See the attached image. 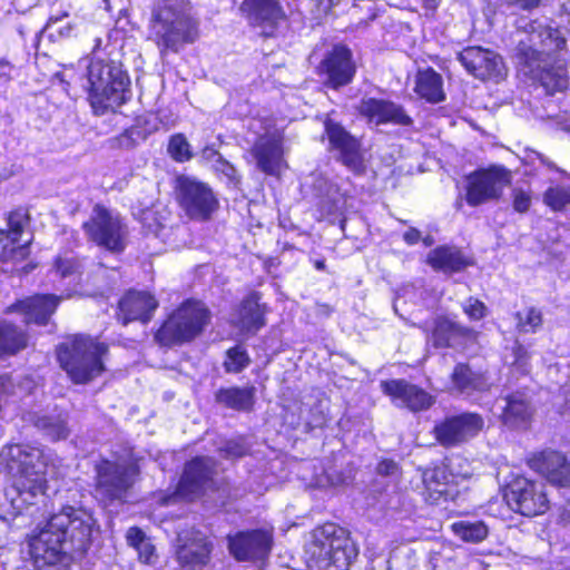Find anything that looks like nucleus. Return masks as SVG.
Instances as JSON below:
<instances>
[{"label": "nucleus", "instance_id": "obj_1", "mask_svg": "<svg viewBox=\"0 0 570 570\" xmlns=\"http://www.w3.org/2000/svg\"><path fill=\"white\" fill-rule=\"evenodd\" d=\"M518 43V55L537 72L548 92L563 90L568 85L566 58L568 31L553 19L541 18L525 23Z\"/></svg>", "mask_w": 570, "mask_h": 570}, {"label": "nucleus", "instance_id": "obj_2", "mask_svg": "<svg viewBox=\"0 0 570 570\" xmlns=\"http://www.w3.org/2000/svg\"><path fill=\"white\" fill-rule=\"evenodd\" d=\"M90 514L71 507L63 508L31 537L30 556L38 568L52 566L62 560L65 546L69 541L75 550L87 549L92 532Z\"/></svg>", "mask_w": 570, "mask_h": 570}, {"label": "nucleus", "instance_id": "obj_3", "mask_svg": "<svg viewBox=\"0 0 570 570\" xmlns=\"http://www.w3.org/2000/svg\"><path fill=\"white\" fill-rule=\"evenodd\" d=\"M0 456L12 478L13 488L22 500H32L46 490V474L50 454L30 444H12L2 449Z\"/></svg>", "mask_w": 570, "mask_h": 570}, {"label": "nucleus", "instance_id": "obj_4", "mask_svg": "<svg viewBox=\"0 0 570 570\" xmlns=\"http://www.w3.org/2000/svg\"><path fill=\"white\" fill-rule=\"evenodd\" d=\"M88 99L96 115L114 110L127 100L129 79L114 61L92 58L87 67Z\"/></svg>", "mask_w": 570, "mask_h": 570}, {"label": "nucleus", "instance_id": "obj_5", "mask_svg": "<svg viewBox=\"0 0 570 570\" xmlns=\"http://www.w3.org/2000/svg\"><path fill=\"white\" fill-rule=\"evenodd\" d=\"M107 345L87 335H75L57 351L60 366L77 384L87 383L100 375L105 367L102 356Z\"/></svg>", "mask_w": 570, "mask_h": 570}, {"label": "nucleus", "instance_id": "obj_6", "mask_svg": "<svg viewBox=\"0 0 570 570\" xmlns=\"http://www.w3.org/2000/svg\"><path fill=\"white\" fill-rule=\"evenodd\" d=\"M306 553L312 566L320 570H345L356 556L345 531L334 523L314 530Z\"/></svg>", "mask_w": 570, "mask_h": 570}, {"label": "nucleus", "instance_id": "obj_7", "mask_svg": "<svg viewBox=\"0 0 570 570\" xmlns=\"http://www.w3.org/2000/svg\"><path fill=\"white\" fill-rule=\"evenodd\" d=\"M209 318L202 302L185 301L156 332L155 340L164 346L190 342L204 331Z\"/></svg>", "mask_w": 570, "mask_h": 570}, {"label": "nucleus", "instance_id": "obj_8", "mask_svg": "<svg viewBox=\"0 0 570 570\" xmlns=\"http://www.w3.org/2000/svg\"><path fill=\"white\" fill-rule=\"evenodd\" d=\"M151 23L165 46L173 50H177L181 43L193 42L196 38V24L190 8L177 0H165L159 4Z\"/></svg>", "mask_w": 570, "mask_h": 570}, {"label": "nucleus", "instance_id": "obj_9", "mask_svg": "<svg viewBox=\"0 0 570 570\" xmlns=\"http://www.w3.org/2000/svg\"><path fill=\"white\" fill-rule=\"evenodd\" d=\"M83 229L89 239L110 252L120 253L126 247V224L117 213L101 205L94 207L89 220L83 223Z\"/></svg>", "mask_w": 570, "mask_h": 570}, {"label": "nucleus", "instance_id": "obj_10", "mask_svg": "<svg viewBox=\"0 0 570 570\" xmlns=\"http://www.w3.org/2000/svg\"><path fill=\"white\" fill-rule=\"evenodd\" d=\"M503 497L511 510L525 517L543 514L550 504L546 485L523 475L514 476L505 485Z\"/></svg>", "mask_w": 570, "mask_h": 570}, {"label": "nucleus", "instance_id": "obj_11", "mask_svg": "<svg viewBox=\"0 0 570 570\" xmlns=\"http://www.w3.org/2000/svg\"><path fill=\"white\" fill-rule=\"evenodd\" d=\"M176 199L186 215L196 220H206L218 207L212 188L195 177L180 175L175 180Z\"/></svg>", "mask_w": 570, "mask_h": 570}, {"label": "nucleus", "instance_id": "obj_12", "mask_svg": "<svg viewBox=\"0 0 570 570\" xmlns=\"http://www.w3.org/2000/svg\"><path fill=\"white\" fill-rule=\"evenodd\" d=\"M510 183V173L502 167L478 170L468 177L466 202L476 206L500 197Z\"/></svg>", "mask_w": 570, "mask_h": 570}, {"label": "nucleus", "instance_id": "obj_13", "mask_svg": "<svg viewBox=\"0 0 570 570\" xmlns=\"http://www.w3.org/2000/svg\"><path fill=\"white\" fill-rule=\"evenodd\" d=\"M138 473L132 464L105 461L97 468L96 493L104 500L121 499Z\"/></svg>", "mask_w": 570, "mask_h": 570}, {"label": "nucleus", "instance_id": "obj_14", "mask_svg": "<svg viewBox=\"0 0 570 570\" xmlns=\"http://www.w3.org/2000/svg\"><path fill=\"white\" fill-rule=\"evenodd\" d=\"M273 546V533L269 529L238 532L228 537L229 552L239 561L264 560Z\"/></svg>", "mask_w": 570, "mask_h": 570}, {"label": "nucleus", "instance_id": "obj_15", "mask_svg": "<svg viewBox=\"0 0 570 570\" xmlns=\"http://www.w3.org/2000/svg\"><path fill=\"white\" fill-rule=\"evenodd\" d=\"M28 225V215L24 210L11 212L7 219V229H0V261L13 264L23 261L28 254V244L21 243L22 233Z\"/></svg>", "mask_w": 570, "mask_h": 570}, {"label": "nucleus", "instance_id": "obj_16", "mask_svg": "<svg viewBox=\"0 0 570 570\" xmlns=\"http://www.w3.org/2000/svg\"><path fill=\"white\" fill-rule=\"evenodd\" d=\"M483 426L482 416L475 413H463L436 424L434 434L442 445L453 446L474 438Z\"/></svg>", "mask_w": 570, "mask_h": 570}, {"label": "nucleus", "instance_id": "obj_17", "mask_svg": "<svg viewBox=\"0 0 570 570\" xmlns=\"http://www.w3.org/2000/svg\"><path fill=\"white\" fill-rule=\"evenodd\" d=\"M318 73L326 77L332 88L350 83L355 75V63L351 50L345 46H334L318 66Z\"/></svg>", "mask_w": 570, "mask_h": 570}, {"label": "nucleus", "instance_id": "obj_18", "mask_svg": "<svg viewBox=\"0 0 570 570\" xmlns=\"http://www.w3.org/2000/svg\"><path fill=\"white\" fill-rule=\"evenodd\" d=\"M347 185V181L338 184L323 174L312 175V186L320 198V206L328 216L341 215L350 207L351 196Z\"/></svg>", "mask_w": 570, "mask_h": 570}, {"label": "nucleus", "instance_id": "obj_19", "mask_svg": "<svg viewBox=\"0 0 570 570\" xmlns=\"http://www.w3.org/2000/svg\"><path fill=\"white\" fill-rule=\"evenodd\" d=\"M382 391L389 395L396 406L411 411L429 409L434 399L423 389L404 380H390L381 383Z\"/></svg>", "mask_w": 570, "mask_h": 570}, {"label": "nucleus", "instance_id": "obj_20", "mask_svg": "<svg viewBox=\"0 0 570 570\" xmlns=\"http://www.w3.org/2000/svg\"><path fill=\"white\" fill-rule=\"evenodd\" d=\"M357 110L368 124L376 126L382 124L409 125L411 122L410 117L400 105L383 98L363 97Z\"/></svg>", "mask_w": 570, "mask_h": 570}, {"label": "nucleus", "instance_id": "obj_21", "mask_svg": "<svg viewBox=\"0 0 570 570\" xmlns=\"http://www.w3.org/2000/svg\"><path fill=\"white\" fill-rule=\"evenodd\" d=\"M257 167L267 175H279L286 167L283 159L282 137L278 132L267 131L258 137L252 148Z\"/></svg>", "mask_w": 570, "mask_h": 570}, {"label": "nucleus", "instance_id": "obj_22", "mask_svg": "<svg viewBox=\"0 0 570 570\" xmlns=\"http://www.w3.org/2000/svg\"><path fill=\"white\" fill-rule=\"evenodd\" d=\"M459 60L475 78L489 79L502 76V60L493 51L481 47H469L459 53Z\"/></svg>", "mask_w": 570, "mask_h": 570}, {"label": "nucleus", "instance_id": "obj_23", "mask_svg": "<svg viewBox=\"0 0 570 570\" xmlns=\"http://www.w3.org/2000/svg\"><path fill=\"white\" fill-rule=\"evenodd\" d=\"M214 463L209 458H196L186 464L177 492L180 497L193 500L209 485L214 474Z\"/></svg>", "mask_w": 570, "mask_h": 570}, {"label": "nucleus", "instance_id": "obj_24", "mask_svg": "<svg viewBox=\"0 0 570 570\" xmlns=\"http://www.w3.org/2000/svg\"><path fill=\"white\" fill-rule=\"evenodd\" d=\"M325 132L332 149L340 154L342 163L353 171L363 168V157L358 141L352 137L341 125L326 120Z\"/></svg>", "mask_w": 570, "mask_h": 570}, {"label": "nucleus", "instance_id": "obj_25", "mask_svg": "<svg viewBox=\"0 0 570 570\" xmlns=\"http://www.w3.org/2000/svg\"><path fill=\"white\" fill-rule=\"evenodd\" d=\"M529 466L559 487H570V463L556 451H543L529 460Z\"/></svg>", "mask_w": 570, "mask_h": 570}, {"label": "nucleus", "instance_id": "obj_26", "mask_svg": "<svg viewBox=\"0 0 570 570\" xmlns=\"http://www.w3.org/2000/svg\"><path fill=\"white\" fill-rule=\"evenodd\" d=\"M242 10L248 21L261 27L266 36H271L278 21L284 18V12L276 0H244Z\"/></svg>", "mask_w": 570, "mask_h": 570}, {"label": "nucleus", "instance_id": "obj_27", "mask_svg": "<svg viewBox=\"0 0 570 570\" xmlns=\"http://www.w3.org/2000/svg\"><path fill=\"white\" fill-rule=\"evenodd\" d=\"M63 298L56 295H35L18 302L10 309L23 314L27 323L43 325Z\"/></svg>", "mask_w": 570, "mask_h": 570}, {"label": "nucleus", "instance_id": "obj_28", "mask_svg": "<svg viewBox=\"0 0 570 570\" xmlns=\"http://www.w3.org/2000/svg\"><path fill=\"white\" fill-rule=\"evenodd\" d=\"M212 549V542L205 535L197 534L178 548L177 560L186 570H202L209 562Z\"/></svg>", "mask_w": 570, "mask_h": 570}, {"label": "nucleus", "instance_id": "obj_29", "mask_svg": "<svg viewBox=\"0 0 570 570\" xmlns=\"http://www.w3.org/2000/svg\"><path fill=\"white\" fill-rule=\"evenodd\" d=\"M425 500L430 503H440L454 498V491L450 484V475L445 466L429 469L423 473Z\"/></svg>", "mask_w": 570, "mask_h": 570}, {"label": "nucleus", "instance_id": "obj_30", "mask_svg": "<svg viewBox=\"0 0 570 570\" xmlns=\"http://www.w3.org/2000/svg\"><path fill=\"white\" fill-rule=\"evenodd\" d=\"M504 402L501 415L503 424L510 429L525 428L532 415L527 395L518 392L507 396Z\"/></svg>", "mask_w": 570, "mask_h": 570}, {"label": "nucleus", "instance_id": "obj_31", "mask_svg": "<svg viewBox=\"0 0 570 570\" xmlns=\"http://www.w3.org/2000/svg\"><path fill=\"white\" fill-rule=\"evenodd\" d=\"M264 314L265 308L259 304V296L250 294L242 302L234 322L242 331L257 332L265 325Z\"/></svg>", "mask_w": 570, "mask_h": 570}, {"label": "nucleus", "instance_id": "obj_32", "mask_svg": "<svg viewBox=\"0 0 570 570\" xmlns=\"http://www.w3.org/2000/svg\"><path fill=\"white\" fill-rule=\"evenodd\" d=\"M452 387L460 394L472 395L489 389L490 383L482 373L473 372L465 364H458L452 374Z\"/></svg>", "mask_w": 570, "mask_h": 570}, {"label": "nucleus", "instance_id": "obj_33", "mask_svg": "<svg viewBox=\"0 0 570 570\" xmlns=\"http://www.w3.org/2000/svg\"><path fill=\"white\" fill-rule=\"evenodd\" d=\"M414 91L417 96L432 104L443 101L445 98L443 79L432 68L417 71Z\"/></svg>", "mask_w": 570, "mask_h": 570}, {"label": "nucleus", "instance_id": "obj_34", "mask_svg": "<svg viewBox=\"0 0 570 570\" xmlns=\"http://www.w3.org/2000/svg\"><path fill=\"white\" fill-rule=\"evenodd\" d=\"M428 263L435 271L454 273L469 265V261L455 247L441 246L428 256Z\"/></svg>", "mask_w": 570, "mask_h": 570}, {"label": "nucleus", "instance_id": "obj_35", "mask_svg": "<svg viewBox=\"0 0 570 570\" xmlns=\"http://www.w3.org/2000/svg\"><path fill=\"white\" fill-rule=\"evenodd\" d=\"M254 387L220 389L216 393V401L233 410L248 411L254 404Z\"/></svg>", "mask_w": 570, "mask_h": 570}, {"label": "nucleus", "instance_id": "obj_36", "mask_svg": "<svg viewBox=\"0 0 570 570\" xmlns=\"http://www.w3.org/2000/svg\"><path fill=\"white\" fill-rule=\"evenodd\" d=\"M469 333V330L448 318H436L432 331V340L435 346L444 347L452 345L456 337Z\"/></svg>", "mask_w": 570, "mask_h": 570}, {"label": "nucleus", "instance_id": "obj_37", "mask_svg": "<svg viewBox=\"0 0 570 570\" xmlns=\"http://www.w3.org/2000/svg\"><path fill=\"white\" fill-rule=\"evenodd\" d=\"M27 346V336L17 326L0 324V357L13 355Z\"/></svg>", "mask_w": 570, "mask_h": 570}, {"label": "nucleus", "instance_id": "obj_38", "mask_svg": "<svg viewBox=\"0 0 570 570\" xmlns=\"http://www.w3.org/2000/svg\"><path fill=\"white\" fill-rule=\"evenodd\" d=\"M452 532L465 542L478 543L488 535V527L482 521H458L451 524Z\"/></svg>", "mask_w": 570, "mask_h": 570}, {"label": "nucleus", "instance_id": "obj_39", "mask_svg": "<svg viewBox=\"0 0 570 570\" xmlns=\"http://www.w3.org/2000/svg\"><path fill=\"white\" fill-rule=\"evenodd\" d=\"M35 425L53 441L66 439L69 435L66 415L40 416Z\"/></svg>", "mask_w": 570, "mask_h": 570}, {"label": "nucleus", "instance_id": "obj_40", "mask_svg": "<svg viewBox=\"0 0 570 570\" xmlns=\"http://www.w3.org/2000/svg\"><path fill=\"white\" fill-rule=\"evenodd\" d=\"M141 308V294L139 292L130 291L119 301L117 317L124 325H126L128 322L140 317Z\"/></svg>", "mask_w": 570, "mask_h": 570}, {"label": "nucleus", "instance_id": "obj_41", "mask_svg": "<svg viewBox=\"0 0 570 570\" xmlns=\"http://www.w3.org/2000/svg\"><path fill=\"white\" fill-rule=\"evenodd\" d=\"M544 203L553 210H562L570 206V184L550 187L544 194Z\"/></svg>", "mask_w": 570, "mask_h": 570}, {"label": "nucleus", "instance_id": "obj_42", "mask_svg": "<svg viewBox=\"0 0 570 570\" xmlns=\"http://www.w3.org/2000/svg\"><path fill=\"white\" fill-rule=\"evenodd\" d=\"M168 154L179 163L187 161L193 156L190 145L181 134H176L170 138Z\"/></svg>", "mask_w": 570, "mask_h": 570}, {"label": "nucleus", "instance_id": "obj_43", "mask_svg": "<svg viewBox=\"0 0 570 570\" xmlns=\"http://www.w3.org/2000/svg\"><path fill=\"white\" fill-rule=\"evenodd\" d=\"M249 363V357L242 346H235L227 351L225 360V368L227 372L238 373L244 370Z\"/></svg>", "mask_w": 570, "mask_h": 570}, {"label": "nucleus", "instance_id": "obj_44", "mask_svg": "<svg viewBox=\"0 0 570 570\" xmlns=\"http://www.w3.org/2000/svg\"><path fill=\"white\" fill-rule=\"evenodd\" d=\"M518 328L521 332H533L542 323L541 313L535 308H529L524 313H518Z\"/></svg>", "mask_w": 570, "mask_h": 570}, {"label": "nucleus", "instance_id": "obj_45", "mask_svg": "<svg viewBox=\"0 0 570 570\" xmlns=\"http://www.w3.org/2000/svg\"><path fill=\"white\" fill-rule=\"evenodd\" d=\"M77 264L72 258H61L59 257L52 271L55 276H59L60 278H70V283L77 279L76 276Z\"/></svg>", "mask_w": 570, "mask_h": 570}, {"label": "nucleus", "instance_id": "obj_46", "mask_svg": "<svg viewBox=\"0 0 570 570\" xmlns=\"http://www.w3.org/2000/svg\"><path fill=\"white\" fill-rule=\"evenodd\" d=\"M142 139V130L139 125H135L126 129L118 138L119 145L122 148H132L139 145Z\"/></svg>", "mask_w": 570, "mask_h": 570}, {"label": "nucleus", "instance_id": "obj_47", "mask_svg": "<svg viewBox=\"0 0 570 570\" xmlns=\"http://www.w3.org/2000/svg\"><path fill=\"white\" fill-rule=\"evenodd\" d=\"M462 307L470 320L478 321L485 316L487 307L481 301L476 298H468L463 303Z\"/></svg>", "mask_w": 570, "mask_h": 570}, {"label": "nucleus", "instance_id": "obj_48", "mask_svg": "<svg viewBox=\"0 0 570 570\" xmlns=\"http://www.w3.org/2000/svg\"><path fill=\"white\" fill-rule=\"evenodd\" d=\"M513 360L511 362V365L517 368V371L521 372L522 374L527 373L529 371V354L525 347L522 345L515 344L512 351Z\"/></svg>", "mask_w": 570, "mask_h": 570}, {"label": "nucleus", "instance_id": "obj_49", "mask_svg": "<svg viewBox=\"0 0 570 570\" xmlns=\"http://www.w3.org/2000/svg\"><path fill=\"white\" fill-rule=\"evenodd\" d=\"M512 204L515 212L525 213L531 206L530 193L521 188H514L512 190Z\"/></svg>", "mask_w": 570, "mask_h": 570}, {"label": "nucleus", "instance_id": "obj_50", "mask_svg": "<svg viewBox=\"0 0 570 570\" xmlns=\"http://www.w3.org/2000/svg\"><path fill=\"white\" fill-rule=\"evenodd\" d=\"M213 167L217 173L223 174L229 184H238L239 179L235 167L227 160L223 159V157H218L216 163L213 164Z\"/></svg>", "mask_w": 570, "mask_h": 570}, {"label": "nucleus", "instance_id": "obj_51", "mask_svg": "<svg viewBox=\"0 0 570 570\" xmlns=\"http://www.w3.org/2000/svg\"><path fill=\"white\" fill-rule=\"evenodd\" d=\"M224 455L228 459L239 458L246 453L245 445L237 440H230L226 442L224 449L220 450Z\"/></svg>", "mask_w": 570, "mask_h": 570}, {"label": "nucleus", "instance_id": "obj_52", "mask_svg": "<svg viewBox=\"0 0 570 570\" xmlns=\"http://www.w3.org/2000/svg\"><path fill=\"white\" fill-rule=\"evenodd\" d=\"M326 422V413L324 410V405L322 402L317 405L315 410L311 412V417L306 420V424L311 428H321Z\"/></svg>", "mask_w": 570, "mask_h": 570}, {"label": "nucleus", "instance_id": "obj_53", "mask_svg": "<svg viewBox=\"0 0 570 570\" xmlns=\"http://www.w3.org/2000/svg\"><path fill=\"white\" fill-rule=\"evenodd\" d=\"M127 541L131 547H135L139 550L140 543L142 542V531L139 528H130L127 532ZM139 558L141 557V552L138 551Z\"/></svg>", "mask_w": 570, "mask_h": 570}, {"label": "nucleus", "instance_id": "obj_54", "mask_svg": "<svg viewBox=\"0 0 570 570\" xmlns=\"http://www.w3.org/2000/svg\"><path fill=\"white\" fill-rule=\"evenodd\" d=\"M158 307V301L153 294L145 291V323L149 318V313L154 312Z\"/></svg>", "mask_w": 570, "mask_h": 570}, {"label": "nucleus", "instance_id": "obj_55", "mask_svg": "<svg viewBox=\"0 0 570 570\" xmlns=\"http://www.w3.org/2000/svg\"><path fill=\"white\" fill-rule=\"evenodd\" d=\"M397 470V465L395 462L391 460H384L379 463L377 472L383 475L394 474Z\"/></svg>", "mask_w": 570, "mask_h": 570}, {"label": "nucleus", "instance_id": "obj_56", "mask_svg": "<svg viewBox=\"0 0 570 570\" xmlns=\"http://www.w3.org/2000/svg\"><path fill=\"white\" fill-rule=\"evenodd\" d=\"M557 124L564 130L570 132V110L562 111L556 116Z\"/></svg>", "mask_w": 570, "mask_h": 570}, {"label": "nucleus", "instance_id": "obj_57", "mask_svg": "<svg viewBox=\"0 0 570 570\" xmlns=\"http://www.w3.org/2000/svg\"><path fill=\"white\" fill-rule=\"evenodd\" d=\"M509 3L517 4L522 9H531L538 7L542 0H507Z\"/></svg>", "mask_w": 570, "mask_h": 570}, {"label": "nucleus", "instance_id": "obj_58", "mask_svg": "<svg viewBox=\"0 0 570 570\" xmlns=\"http://www.w3.org/2000/svg\"><path fill=\"white\" fill-rule=\"evenodd\" d=\"M403 238L409 245H414L420 239V232L415 228H411L404 233Z\"/></svg>", "mask_w": 570, "mask_h": 570}, {"label": "nucleus", "instance_id": "obj_59", "mask_svg": "<svg viewBox=\"0 0 570 570\" xmlns=\"http://www.w3.org/2000/svg\"><path fill=\"white\" fill-rule=\"evenodd\" d=\"M202 157L208 161H213V164L216 163L218 157H222L215 149L213 148H205L202 153Z\"/></svg>", "mask_w": 570, "mask_h": 570}, {"label": "nucleus", "instance_id": "obj_60", "mask_svg": "<svg viewBox=\"0 0 570 570\" xmlns=\"http://www.w3.org/2000/svg\"><path fill=\"white\" fill-rule=\"evenodd\" d=\"M423 1V8L426 11V14L434 13V11L439 7V0H422Z\"/></svg>", "mask_w": 570, "mask_h": 570}, {"label": "nucleus", "instance_id": "obj_61", "mask_svg": "<svg viewBox=\"0 0 570 570\" xmlns=\"http://www.w3.org/2000/svg\"><path fill=\"white\" fill-rule=\"evenodd\" d=\"M67 16H68L67 11H63L61 14H58V16H51L49 21H48V27L52 28L56 22L62 20Z\"/></svg>", "mask_w": 570, "mask_h": 570}, {"label": "nucleus", "instance_id": "obj_62", "mask_svg": "<svg viewBox=\"0 0 570 570\" xmlns=\"http://www.w3.org/2000/svg\"><path fill=\"white\" fill-rule=\"evenodd\" d=\"M144 550H145V563H148V562H150V557L153 556L154 547L145 541Z\"/></svg>", "mask_w": 570, "mask_h": 570}, {"label": "nucleus", "instance_id": "obj_63", "mask_svg": "<svg viewBox=\"0 0 570 570\" xmlns=\"http://www.w3.org/2000/svg\"><path fill=\"white\" fill-rule=\"evenodd\" d=\"M328 482L333 485V487H337V485H341V484H344L346 481L344 478H341V476H337V478H334L332 475L328 474Z\"/></svg>", "mask_w": 570, "mask_h": 570}, {"label": "nucleus", "instance_id": "obj_64", "mask_svg": "<svg viewBox=\"0 0 570 570\" xmlns=\"http://www.w3.org/2000/svg\"><path fill=\"white\" fill-rule=\"evenodd\" d=\"M61 37H69L72 32V26L68 23L66 27L57 30Z\"/></svg>", "mask_w": 570, "mask_h": 570}]
</instances>
